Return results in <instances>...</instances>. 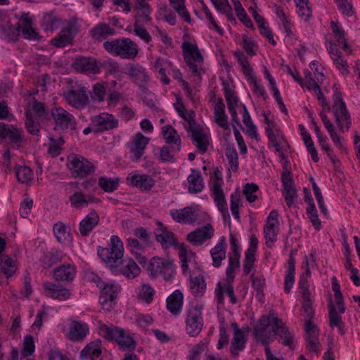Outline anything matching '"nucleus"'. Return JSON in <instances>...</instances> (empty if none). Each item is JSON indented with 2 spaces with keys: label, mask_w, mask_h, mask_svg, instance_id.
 <instances>
[{
  "label": "nucleus",
  "mask_w": 360,
  "mask_h": 360,
  "mask_svg": "<svg viewBox=\"0 0 360 360\" xmlns=\"http://www.w3.org/2000/svg\"><path fill=\"white\" fill-rule=\"evenodd\" d=\"M122 334L118 335L115 341L122 349L124 350H133L136 347V342L131 335L122 328Z\"/></svg>",
  "instance_id": "obj_43"
},
{
  "label": "nucleus",
  "mask_w": 360,
  "mask_h": 360,
  "mask_svg": "<svg viewBox=\"0 0 360 360\" xmlns=\"http://www.w3.org/2000/svg\"><path fill=\"white\" fill-rule=\"evenodd\" d=\"M103 47L111 55L125 60L135 58L139 53L136 44L129 38L106 41L103 43Z\"/></svg>",
  "instance_id": "obj_4"
},
{
  "label": "nucleus",
  "mask_w": 360,
  "mask_h": 360,
  "mask_svg": "<svg viewBox=\"0 0 360 360\" xmlns=\"http://www.w3.org/2000/svg\"><path fill=\"white\" fill-rule=\"evenodd\" d=\"M214 5L216 8L225 14L228 19L231 21H235V18L233 15L232 8L229 3L228 0H210Z\"/></svg>",
  "instance_id": "obj_48"
},
{
  "label": "nucleus",
  "mask_w": 360,
  "mask_h": 360,
  "mask_svg": "<svg viewBox=\"0 0 360 360\" xmlns=\"http://www.w3.org/2000/svg\"><path fill=\"white\" fill-rule=\"evenodd\" d=\"M225 155L227 158L229 169L236 172L238 169V156L236 150L231 146H228L226 149Z\"/></svg>",
  "instance_id": "obj_50"
},
{
  "label": "nucleus",
  "mask_w": 360,
  "mask_h": 360,
  "mask_svg": "<svg viewBox=\"0 0 360 360\" xmlns=\"http://www.w3.org/2000/svg\"><path fill=\"white\" fill-rule=\"evenodd\" d=\"M169 3L172 7L176 11L178 14L184 18L186 22H191V18L186 8L184 0H169Z\"/></svg>",
  "instance_id": "obj_49"
},
{
  "label": "nucleus",
  "mask_w": 360,
  "mask_h": 360,
  "mask_svg": "<svg viewBox=\"0 0 360 360\" xmlns=\"http://www.w3.org/2000/svg\"><path fill=\"white\" fill-rule=\"evenodd\" d=\"M51 115L55 123V129H74L76 125L75 117L61 107H53Z\"/></svg>",
  "instance_id": "obj_12"
},
{
  "label": "nucleus",
  "mask_w": 360,
  "mask_h": 360,
  "mask_svg": "<svg viewBox=\"0 0 360 360\" xmlns=\"http://www.w3.org/2000/svg\"><path fill=\"white\" fill-rule=\"evenodd\" d=\"M119 179H112L101 176L98 179V185L105 192L111 193L115 191L119 186Z\"/></svg>",
  "instance_id": "obj_47"
},
{
  "label": "nucleus",
  "mask_w": 360,
  "mask_h": 360,
  "mask_svg": "<svg viewBox=\"0 0 360 360\" xmlns=\"http://www.w3.org/2000/svg\"><path fill=\"white\" fill-rule=\"evenodd\" d=\"M222 176L218 168H216L214 173L210 176L209 186L212 192V195L219 210L224 214L228 212V210L224 193L222 189Z\"/></svg>",
  "instance_id": "obj_9"
},
{
  "label": "nucleus",
  "mask_w": 360,
  "mask_h": 360,
  "mask_svg": "<svg viewBox=\"0 0 360 360\" xmlns=\"http://www.w3.org/2000/svg\"><path fill=\"white\" fill-rule=\"evenodd\" d=\"M259 191V187L255 184H246L243 188V193L249 202H255L257 196L255 194Z\"/></svg>",
  "instance_id": "obj_57"
},
{
  "label": "nucleus",
  "mask_w": 360,
  "mask_h": 360,
  "mask_svg": "<svg viewBox=\"0 0 360 360\" xmlns=\"http://www.w3.org/2000/svg\"><path fill=\"white\" fill-rule=\"evenodd\" d=\"M101 349L98 342H91L81 352V360H101Z\"/></svg>",
  "instance_id": "obj_33"
},
{
  "label": "nucleus",
  "mask_w": 360,
  "mask_h": 360,
  "mask_svg": "<svg viewBox=\"0 0 360 360\" xmlns=\"http://www.w3.org/2000/svg\"><path fill=\"white\" fill-rule=\"evenodd\" d=\"M247 336L248 335L245 332L237 331L236 334H233L231 342V353L233 356H237L238 352L244 349L248 340Z\"/></svg>",
  "instance_id": "obj_42"
},
{
  "label": "nucleus",
  "mask_w": 360,
  "mask_h": 360,
  "mask_svg": "<svg viewBox=\"0 0 360 360\" xmlns=\"http://www.w3.org/2000/svg\"><path fill=\"white\" fill-rule=\"evenodd\" d=\"M278 213L277 210H272L267 217L266 223L264 227V233L266 238L267 247L271 248L277 240L278 231Z\"/></svg>",
  "instance_id": "obj_18"
},
{
  "label": "nucleus",
  "mask_w": 360,
  "mask_h": 360,
  "mask_svg": "<svg viewBox=\"0 0 360 360\" xmlns=\"http://www.w3.org/2000/svg\"><path fill=\"white\" fill-rule=\"evenodd\" d=\"M161 134L165 142L171 146L173 152H179L181 150V138L174 127L169 124L165 125L162 127Z\"/></svg>",
  "instance_id": "obj_22"
},
{
  "label": "nucleus",
  "mask_w": 360,
  "mask_h": 360,
  "mask_svg": "<svg viewBox=\"0 0 360 360\" xmlns=\"http://www.w3.org/2000/svg\"><path fill=\"white\" fill-rule=\"evenodd\" d=\"M178 255L183 273L190 274V290L198 297L202 296V269L196 262V255L188 249L185 243L179 246Z\"/></svg>",
  "instance_id": "obj_2"
},
{
  "label": "nucleus",
  "mask_w": 360,
  "mask_h": 360,
  "mask_svg": "<svg viewBox=\"0 0 360 360\" xmlns=\"http://www.w3.org/2000/svg\"><path fill=\"white\" fill-rule=\"evenodd\" d=\"M136 8L139 10V15L141 18L146 22L150 21L151 18L150 17V14L151 9L150 5L146 0H137Z\"/></svg>",
  "instance_id": "obj_53"
},
{
  "label": "nucleus",
  "mask_w": 360,
  "mask_h": 360,
  "mask_svg": "<svg viewBox=\"0 0 360 360\" xmlns=\"http://www.w3.org/2000/svg\"><path fill=\"white\" fill-rule=\"evenodd\" d=\"M98 329L101 336L108 341H115L120 333H122V328L113 324H105L101 321H98Z\"/></svg>",
  "instance_id": "obj_28"
},
{
  "label": "nucleus",
  "mask_w": 360,
  "mask_h": 360,
  "mask_svg": "<svg viewBox=\"0 0 360 360\" xmlns=\"http://www.w3.org/2000/svg\"><path fill=\"white\" fill-rule=\"evenodd\" d=\"M283 194L287 205L290 207L292 205L295 200L297 198V191L294 185L283 186Z\"/></svg>",
  "instance_id": "obj_58"
},
{
  "label": "nucleus",
  "mask_w": 360,
  "mask_h": 360,
  "mask_svg": "<svg viewBox=\"0 0 360 360\" xmlns=\"http://www.w3.org/2000/svg\"><path fill=\"white\" fill-rule=\"evenodd\" d=\"M59 21L57 17L48 14L44 17L43 25L45 26V29L53 31L58 28Z\"/></svg>",
  "instance_id": "obj_62"
},
{
  "label": "nucleus",
  "mask_w": 360,
  "mask_h": 360,
  "mask_svg": "<svg viewBox=\"0 0 360 360\" xmlns=\"http://www.w3.org/2000/svg\"><path fill=\"white\" fill-rule=\"evenodd\" d=\"M44 290L46 296L58 300H65L70 297L71 293L64 286L55 283L46 282L44 283Z\"/></svg>",
  "instance_id": "obj_21"
},
{
  "label": "nucleus",
  "mask_w": 360,
  "mask_h": 360,
  "mask_svg": "<svg viewBox=\"0 0 360 360\" xmlns=\"http://www.w3.org/2000/svg\"><path fill=\"white\" fill-rule=\"evenodd\" d=\"M155 290L149 284H143L139 290L138 298L147 304H150L153 300Z\"/></svg>",
  "instance_id": "obj_51"
},
{
  "label": "nucleus",
  "mask_w": 360,
  "mask_h": 360,
  "mask_svg": "<svg viewBox=\"0 0 360 360\" xmlns=\"http://www.w3.org/2000/svg\"><path fill=\"white\" fill-rule=\"evenodd\" d=\"M72 39V25H69L62 30L56 37L52 39V45L56 47H65L71 44Z\"/></svg>",
  "instance_id": "obj_38"
},
{
  "label": "nucleus",
  "mask_w": 360,
  "mask_h": 360,
  "mask_svg": "<svg viewBox=\"0 0 360 360\" xmlns=\"http://www.w3.org/2000/svg\"><path fill=\"white\" fill-rule=\"evenodd\" d=\"M181 48L185 62L190 71L193 75L200 77L202 56L197 45L189 41H184Z\"/></svg>",
  "instance_id": "obj_8"
},
{
  "label": "nucleus",
  "mask_w": 360,
  "mask_h": 360,
  "mask_svg": "<svg viewBox=\"0 0 360 360\" xmlns=\"http://www.w3.org/2000/svg\"><path fill=\"white\" fill-rule=\"evenodd\" d=\"M90 121L96 127L98 133L114 129L118 127V120L112 115L108 112H101L91 116Z\"/></svg>",
  "instance_id": "obj_17"
},
{
  "label": "nucleus",
  "mask_w": 360,
  "mask_h": 360,
  "mask_svg": "<svg viewBox=\"0 0 360 360\" xmlns=\"http://www.w3.org/2000/svg\"><path fill=\"white\" fill-rule=\"evenodd\" d=\"M88 333L89 327L86 323L72 321L69 328L68 338L72 341H81Z\"/></svg>",
  "instance_id": "obj_26"
},
{
  "label": "nucleus",
  "mask_w": 360,
  "mask_h": 360,
  "mask_svg": "<svg viewBox=\"0 0 360 360\" xmlns=\"http://www.w3.org/2000/svg\"><path fill=\"white\" fill-rule=\"evenodd\" d=\"M34 349L35 346L33 337L31 335H26L23 340L22 356L25 358L32 356L34 352Z\"/></svg>",
  "instance_id": "obj_54"
},
{
  "label": "nucleus",
  "mask_w": 360,
  "mask_h": 360,
  "mask_svg": "<svg viewBox=\"0 0 360 360\" xmlns=\"http://www.w3.org/2000/svg\"><path fill=\"white\" fill-rule=\"evenodd\" d=\"M188 192L197 193L202 190V179L200 171L191 169V173L188 176Z\"/></svg>",
  "instance_id": "obj_39"
},
{
  "label": "nucleus",
  "mask_w": 360,
  "mask_h": 360,
  "mask_svg": "<svg viewBox=\"0 0 360 360\" xmlns=\"http://www.w3.org/2000/svg\"><path fill=\"white\" fill-rule=\"evenodd\" d=\"M184 295L179 290H174L167 299V309L174 315L181 313L183 307Z\"/></svg>",
  "instance_id": "obj_29"
},
{
  "label": "nucleus",
  "mask_w": 360,
  "mask_h": 360,
  "mask_svg": "<svg viewBox=\"0 0 360 360\" xmlns=\"http://www.w3.org/2000/svg\"><path fill=\"white\" fill-rule=\"evenodd\" d=\"M71 206L75 209H81L87 207L91 203H95L98 200L91 194H85L82 191H76L69 198Z\"/></svg>",
  "instance_id": "obj_24"
},
{
  "label": "nucleus",
  "mask_w": 360,
  "mask_h": 360,
  "mask_svg": "<svg viewBox=\"0 0 360 360\" xmlns=\"http://www.w3.org/2000/svg\"><path fill=\"white\" fill-rule=\"evenodd\" d=\"M100 217L95 211L90 212L79 223V232L82 236H86L98 225Z\"/></svg>",
  "instance_id": "obj_27"
},
{
  "label": "nucleus",
  "mask_w": 360,
  "mask_h": 360,
  "mask_svg": "<svg viewBox=\"0 0 360 360\" xmlns=\"http://www.w3.org/2000/svg\"><path fill=\"white\" fill-rule=\"evenodd\" d=\"M268 139L273 147H274L276 150L279 153L281 161H284L286 159V157L283 153L282 144L285 143V140L279 134L278 132L270 134Z\"/></svg>",
  "instance_id": "obj_46"
},
{
  "label": "nucleus",
  "mask_w": 360,
  "mask_h": 360,
  "mask_svg": "<svg viewBox=\"0 0 360 360\" xmlns=\"http://www.w3.org/2000/svg\"><path fill=\"white\" fill-rule=\"evenodd\" d=\"M255 335L264 345L271 340L273 335H278L282 340V344L293 347V336L286 328L283 321L277 317L263 316L259 320V326L255 328Z\"/></svg>",
  "instance_id": "obj_1"
},
{
  "label": "nucleus",
  "mask_w": 360,
  "mask_h": 360,
  "mask_svg": "<svg viewBox=\"0 0 360 360\" xmlns=\"http://www.w3.org/2000/svg\"><path fill=\"white\" fill-rule=\"evenodd\" d=\"M134 32L145 42L148 43L151 41V37L145 27L141 26L138 22L134 25Z\"/></svg>",
  "instance_id": "obj_61"
},
{
  "label": "nucleus",
  "mask_w": 360,
  "mask_h": 360,
  "mask_svg": "<svg viewBox=\"0 0 360 360\" xmlns=\"http://www.w3.org/2000/svg\"><path fill=\"white\" fill-rule=\"evenodd\" d=\"M172 219L180 224L194 225L201 216L200 205H191L169 211Z\"/></svg>",
  "instance_id": "obj_10"
},
{
  "label": "nucleus",
  "mask_w": 360,
  "mask_h": 360,
  "mask_svg": "<svg viewBox=\"0 0 360 360\" xmlns=\"http://www.w3.org/2000/svg\"><path fill=\"white\" fill-rule=\"evenodd\" d=\"M202 307L200 305L191 306L188 311L187 320L198 323L200 324L202 321Z\"/></svg>",
  "instance_id": "obj_56"
},
{
  "label": "nucleus",
  "mask_w": 360,
  "mask_h": 360,
  "mask_svg": "<svg viewBox=\"0 0 360 360\" xmlns=\"http://www.w3.org/2000/svg\"><path fill=\"white\" fill-rule=\"evenodd\" d=\"M148 271L152 276H162L167 281L171 280L174 274L173 262L169 259H165L158 257H154L151 259Z\"/></svg>",
  "instance_id": "obj_11"
},
{
  "label": "nucleus",
  "mask_w": 360,
  "mask_h": 360,
  "mask_svg": "<svg viewBox=\"0 0 360 360\" xmlns=\"http://www.w3.org/2000/svg\"><path fill=\"white\" fill-rule=\"evenodd\" d=\"M304 201L307 203L308 206L307 208V213L309 217L316 230H319L321 226V221L319 219L318 214L316 210L315 205L313 202V198L310 195V193L304 188Z\"/></svg>",
  "instance_id": "obj_34"
},
{
  "label": "nucleus",
  "mask_w": 360,
  "mask_h": 360,
  "mask_svg": "<svg viewBox=\"0 0 360 360\" xmlns=\"http://www.w3.org/2000/svg\"><path fill=\"white\" fill-rule=\"evenodd\" d=\"M304 330L306 332L305 339L309 349L319 353V332L317 327L311 321H307L304 323Z\"/></svg>",
  "instance_id": "obj_23"
},
{
  "label": "nucleus",
  "mask_w": 360,
  "mask_h": 360,
  "mask_svg": "<svg viewBox=\"0 0 360 360\" xmlns=\"http://www.w3.org/2000/svg\"><path fill=\"white\" fill-rule=\"evenodd\" d=\"M212 259V265L218 268L221 265V262L226 259L225 238L221 237L219 242L210 250Z\"/></svg>",
  "instance_id": "obj_31"
},
{
  "label": "nucleus",
  "mask_w": 360,
  "mask_h": 360,
  "mask_svg": "<svg viewBox=\"0 0 360 360\" xmlns=\"http://www.w3.org/2000/svg\"><path fill=\"white\" fill-rule=\"evenodd\" d=\"M54 235L57 240L62 244H68L72 241L70 229L63 223L58 221L53 226Z\"/></svg>",
  "instance_id": "obj_40"
},
{
  "label": "nucleus",
  "mask_w": 360,
  "mask_h": 360,
  "mask_svg": "<svg viewBox=\"0 0 360 360\" xmlns=\"http://www.w3.org/2000/svg\"><path fill=\"white\" fill-rule=\"evenodd\" d=\"M100 289L99 302L104 310L110 311L115 304V300L120 291V286L111 283H103Z\"/></svg>",
  "instance_id": "obj_14"
},
{
  "label": "nucleus",
  "mask_w": 360,
  "mask_h": 360,
  "mask_svg": "<svg viewBox=\"0 0 360 360\" xmlns=\"http://www.w3.org/2000/svg\"><path fill=\"white\" fill-rule=\"evenodd\" d=\"M333 98V112L339 130L341 132L348 131L352 125L350 114L343 101L342 94L337 89L334 91Z\"/></svg>",
  "instance_id": "obj_7"
},
{
  "label": "nucleus",
  "mask_w": 360,
  "mask_h": 360,
  "mask_svg": "<svg viewBox=\"0 0 360 360\" xmlns=\"http://www.w3.org/2000/svg\"><path fill=\"white\" fill-rule=\"evenodd\" d=\"M150 138L143 136L141 133H136L129 143L131 160L138 161L143 155L147 145L149 143Z\"/></svg>",
  "instance_id": "obj_19"
},
{
  "label": "nucleus",
  "mask_w": 360,
  "mask_h": 360,
  "mask_svg": "<svg viewBox=\"0 0 360 360\" xmlns=\"http://www.w3.org/2000/svg\"><path fill=\"white\" fill-rule=\"evenodd\" d=\"M176 102L174 108L181 117L185 121L184 127L192 134L193 140L196 142L199 150H202V131L198 124L193 120L192 115H188L181 96L176 94Z\"/></svg>",
  "instance_id": "obj_6"
},
{
  "label": "nucleus",
  "mask_w": 360,
  "mask_h": 360,
  "mask_svg": "<svg viewBox=\"0 0 360 360\" xmlns=\"http://www.w3.org/2000/svg\"><path fill=\"white\" fill-rule=\"evenodd\" d=\"M214 117L216 123L224 130H230L228 117L225 114V105L221 99H219L214 105Z\"/></svg>",
  "instance_id": "obj_35"
},
{
  "label": "nucleus",
  "mask_w": 360,
  "mask_h": 360,
  "mask_svg": "<svg viewBox=\"0 0 360 360\" xmlns=\"http://www.w3.org/2000/svg\"><path fill=\"white\" fill-rule=\"evenodd\" d=\"M231 251L229 253V266L226 271L227 283L224 287V292L230 298L231 304L237 303V299L234 295L233 287L231 282L235 278L236 271L240 268V251L238 241L235 236L230 235Z\"/></svg>",
  "instance_id": "obj_3"
},
{
  "label": "nucleus",
  "mask_w": 360,
  "mask_h": 360,
  "mask_svg": "<svg viewBox=\"0 0 360 360\" xmlns=\"http://www.w3.org/2000/svg\"><path fill=\"white\" fill-rule=\"evenodd\" d=\"M15 29L18 32V34H19L21 32L25 39H37V33L32 28L31 24L24 26V27H21V25H20L19 24H16Z\"/></svg>",
  "instance_id": "obj_59"
},
{
  "label": "nucleus",
  "mask_w": 360,
  "mask_h": 360,
  "mask_svg": "<svg viewBox=\"0 0 360 360\" xmlns=\"http://www.w3.org/2000/svg\"><path fill=\"white\" fill-rule=\"evenodd\" d=\"M224 96L227 103L228 108H237L238 98L234 91L231 90L229 85L224 86Z\"/></svg>",
  "instance_id": "obj_60"
},
{
  "label": "nucleus",
  "mask_w": 360,
  "mask_h": 360,
  "mask_svg": "<svg viewBox=\"0 0 360 360\" xmlns=\"http://www.w3.org/2000/svg\"><path fill=\"white\" fill-rule=\"evenodd\" d=\"M186 239L194 246L202 245V227H199L187 234Z\"/></svg>",
  "instance_id": "obj_55"
},
{
  "label": "nucleus",
  "mask_w": 360,
  "mask_h": 360,
  "mask_svg": "<svg viewBox=\"0 0 360 360\" xmlns=\"http://www.w3.org/2000/svg\"><path fill=\"white\" fill-rule=\"evenodd\" d=\"M120 265H121L120 271L128 278H134L141 272L139 266L131 259H122Z\"/></svg>",
  "instance_id": "obj_37"
},
{
  "label": "nucleus",
  "mask_w": 360,
  "mask_h": 360,
  "mask_svg": "<svg viewBox=\"0 0 360 360\" xmlns=\"http://www.w3.org/2000/svg\"><path fill=\"white\" fill-rule=\"evenodd\" d=\"M17 179L20 183L27 184L33 179V172L27 166H19L15 169Z\"/></svg>",
  "instance_id": "obj_45"
},
{
  "label": "nucleus",
  "mask_w": 360,
  "mask_h": 360,
  "mask_svg": "<svg viewBox=\"0 0 360 360\" xmlns=\"http://www.w3.org/2000/svg\"><path fill=\"white\" fill-rule=\"evenodd\" d=\"M66 102L76 109H83L89 102L86 87L70 89L63 93Z\"/></svg>",
  "instance_id": "obj_15"
},
{
  "label": "nucleus",
  "mask_w": 360,
  "mask_h": 360,
  "mask_svg": "<svg viewBox=\"0 0 360 360\" xmlns=\"http://www.w3.org/2000/svg\"><path fill=\"white\" fill-rule=\"evenodd\" d=\"M128 75L140 86H144L148 79L146 70L138 65L131 64L127 68Z\"/></svg>",
  "instance_id": "obj_32"
},
{
  "label": "nucleus",
  "mask_w": 360,
  "mask_h": 360,
  "mask_svg": "<svg viewBox=\"0 0 360 360\" xmlns=\"http://www.w3.org/2000/svg\"><path fill=\"white\" fill-rule=\"evenodd\" d=\"M186 330L187 333L191 337H195L200 334L202 330V324L186 320Z\"/></svg>",
  "instance_id": "obj_64"
},
{
  "label": "nucleus",
  "mask_w": 360,
  "mask_h": 360,
  "mask_svg": "<svg viewBox=\"0 0 360 360\" xmlns=\"http://www.w3.org/2000/svg\"><path fill=\"white\" fill-rule=\"evenodd\" d=\"M106 94V90L103 85L96 84L93 87L91 97L94 100L102 102L104 101Z\"/></svg>",
  "instance_id": "obj_63"
},
{
  "label": "nucleus",
  "mask_w": 360,
  "mask_h": 360,
  "mask_svg": "<svg viewBox=\"0 0 360 360\" xmlns=\"http://www.w3.org/2000/svg\"><path fill=\"white\" fill-rule=\"evenodd\" d=\"M126 180L128 185L139 188L141 191H149L155 185V180L146 174L130 173Z\"/></svg>",
  "instance_id": "obj_20"
},
{
  "label": "nucleus",
  "mask_w": 360,
  "mask_h": 360,
  "mask_svg": "<svg viewBox=\"0 0 360 360\" xmlns=\"http://www.w3.org/2000/svg\"><path fill=\"white\" fill-rule=\"evenodd\" d=\"M89 34L95 40L101 41L106 38L114 35L115 34V30L108 24L100 22L90 30Z\"/></svg>",
  "instance_id": "obj_30"
},
{
  "label": "nucleus",
  "mask_w": 360,
  "mask_h": 360,
  "mask_svg": "<svg viewBox=\"0 0 360 360\" xmlns=\"http://www.w3.org/2000/svg\"><path fill=\"white\" fill-rule=\"evenodd\" d=\"M73 65L78 72L84 73L96 74L100 70L96 60L93 58H77Z\"/></svg>",
  "instance_id": "obj_25"
},
{
  "label": "nucleus",
  "mask_w": 360,
  "mask_h": 360,
  "mask_svg": "<svg viewBox=\"0 0 360 360\" xmlns=\"http://www.w3.org/2000/svg\"><path fill=\"white\" fill-rule=\"evenodd\" d=\"M123 253V243L117 236H111L110 248H99L98 250L99 257L110 268H116L120 265Z\"/></svg>",
  "instance_id": "obj_5"
},
{
  "label": "nucleus",
  "mask_w": 360,
  "mask_h": 360,
  "mask_svg": "<svg viewBox=\"0 0 360 360\" xmlns=\"http://www.w3.org/2000/svg\"><path fill=\"white\" fill-rule=\"evenodd\" d=\"M70 169L75 176L84 177L93 173L95 167L84 157L74 155L68 159Z\"/></svg>",
  "instance_id": "obj_13"
},
{
  "label": "nucleus",
  "mask_w": 360,
  "mask_h": 360,
  "mask_svg": "<svg viewBox=\"0 0 360 360\" xmlns=\"http://www.w3.org/2000/svg\"><path fill=\"white\" fill-rule=\"evenodd\" d=\"M329 310V319H330V326L331 327L336 326L338 328L339 333L341 335L345 334V330L343 329V322L342 321L341 316L338 314L335 307L334 305L330 303L328 305Z\"/></svg>",
  "instance_id": "obj_44"
},
{
  "label": "nucleus",
  "mask_w": 360,
  "mask_h": 360,
  "mask_svg": "<svg viewBox=\"0 0 360 360\" xmlns=\"http://www.w3.org/2000/svg\"><path fill=\"white\" fill-rule=\"evenodd\" d=\"M158 228L155 231L157 241L161 244L163 249L174 248L177 250L181 243H179L174 233L161 222H158Z\"/></svg>",
  "instance_id": "obj_16"
},
{
  "label": "nucleus",
  "mask_w": 360,
  "mask_h": 360,
  "mask_svg": "<svg viewBox=\"0 0 360 360\" xmlns=\"http://www.w3.org/2000/svg\"><path fill=\"white\" fill-rule=\"evenodd\" d=\"M50 144L48 148V153L52 157H56L61 153L62 146L64 141L62 137L54 139L49 136Z\"/></svg>",
  "instance_id": "obj_52"
},
{
  "label": "nucleus",
  "mask_w": 360,
  "mask_h": 360,
  "mask_svg": "<svg viewBox=\"0 0 360 360\" xmlns=\"http://www.w3.org/2000/svg\"><path fill=\"white\" fill-rule=\"evenodd\" d=\"M54 278L60 281H71L76 275V269L74 265H62L55 269Z\"/></svg>",
  "instance_id": "obj_36"
},
{
  "label": "nucleus",
  "mask_w": 360,
  "mask_h": 360,
  "mask_svg": "<svg viewBox=\"0 0 360 360\" xmlns=\"http://www.w3.org/2000/svg\"><path fill=\"white\" fill-rule=\"evenodd\" d=\"M18 269L16 261L9 257L4 255L0 258V271L6 278L11 277Z\"/></svg>",
  "instance_id": "obj_41"
}]
</instances>
